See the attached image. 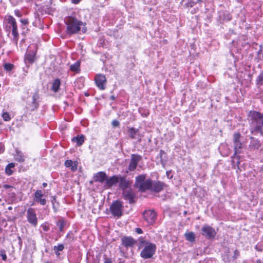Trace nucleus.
I'll use <instances>...</instances> for the list:
<instances>
[{
  "label": "nucleus",
  "instance_id": "obj_1",
  "mask_svg": "<svg viewBox=\"0 0 263 263\" xmlns=\"http://www.w3.org/2000/svg\"><path fill=\"white\" fill-rule=\"evenodd\" d=\"M146 174H141L136 177L134 187L138 189L141 192L150 191L155 193H159L163 190L165 185L164 182L152 180L149 178L146 179Z\"/></svg>",
  "mask_w": 263,
  "mask_h": 263
},
{
  "label": "nucleus",
  "instance_id": "obj_2",
  "mask_svg": "<svg viewBox=\"0 0 263 263\" xmlns=\"http://www.w3.org/2000/svg\"><path fill=\"white\" fill-rule=\"evenodd\" d=\"M247 121L250 132L253 134L263 127V113L256 110H250L247 114Z\"/></svg>",
  "mask_w": 263,
  "mask_h": 263
},
{
  "label": "nucleus",
  "instance_id": "obj_3",
  "mask_svg": "<svg viewBox=\"0 0 263 263\" xmlns=\"http://www.w3.org/2000/svg\"><path fill=\"white\" fill-rule=\"evenodd\" d=\"M66 25V33L69 36L78 33L81 30L83 22L73 15L68 16L65 19Z\"/></svg>",
  "mask_w": 263,
  "mask_h": 263
},
{
  "label": "nucleus",
  "instance_id": "obj_4",
  "mask_svg": "<svg viewBox=\"0 0 263 263\" xmlns=\"http://www.w3.org/2000/svg\"><path fill=\"white\" fill-rule=\"evenodd\" d=\"M4 25L7 32H10L11 31L13 36V40L17 44L19 34L15 19L11 15L6 16L4 21Z\"/></svg>",
  "mask_w": 263,
  "mask_h": 263
},
{
  "label": "nucleus",
  "instance_id": "obj_5",
  "mask_svg": "<svg viewBox=\"0 0 263 263\" xmlns=\"http://www.w3.org/2000/svg\"><path fill=\"white\" fill-rule=\"evenodd\" d=\"M123 202L119 200H117L110 204L109 209H106V213L108 214L110 212L113 216L117 218L121 217L123 215Z\"/></svg>",
  "mask_w": 263,
  "mask_h": 263
},
{
  "label": "nucleus",
  "instance_id": "obj_6",
  "mask_svg": "<svg viewBox=\"0 0 263 263\" xmlns=\"http://www.w3.org/2000/svg\"><path fill=\"white\" fill-rule=\"evenodd\" d=\"M241 137V135L239 132L235 133L233 134V142L234 153L232 158H237L239 159V156L237 155L240 154L242 152L244 145L240 140Z\"/></svg>",
  "mask_w": 263,
  "mask_h": 263
},
{
  "label": "nucleus",
  "instance_id": "obj_7",
  "mask_svg": "<svg viewBox=\"0 0 263 263\" xmlns=\"http://www.w3.org/2000/svg\"><path fill=\"white\" fill-rule=\"evenodd\" d=\"M155 244L151 243L144 246L140 252V256L144 259H149L153 257L156 251Z\"/></svg>",
  "mask_w": 263,
  "mask_h": 263
},
{
  "label": "nucleus",
  "instance_id": "obj_8",
  "mask_svg": "<svg viewBox=\"0 0 263 263\" xmlns=\"http://www.w3.org/2000/svg\"><path fill=\"white\" fill-rule=\"evenodd\" d=\"M26 217L27 221L33 227L37 224V217L35 210L32 208H29L26 211Z\"/></svg>",
  "mask_w": 263,
  "mask_h": 263
},
{
  "label": "nucleus",
  "instance_id": "obj_9",
  "mask_svg": "<svg viewBox=\"0 0 263 263\" xmlns=\"http://www.w3.org/2000/svg\"><path fill=\"white\" fill-rule=\"evenodd\" d=\"M201 231L202 235L209 239L214 238L216 235L215 229L208 224L203 225Z\"/></svg>",
  "mask_w": 263,
  "mask_h": 263
},
{
  "label": "nucleus",
  "instance_id": "obj_10",
  "mask_svg": "<svg viewBox=\"0 0 263 263\" xmlns=\"http://www.w3.org/2000/svg\"><path fill=\"white\" fill-rule=\"evenodd\" d=\"M143 216L144 220L149 225H152L157 218L156 212L152 210H145L143 213Z\"/></svg>",
  "mask_w": 263,
  "mask_h": 263
},
{
  "label": "nucleus",
  "instance_id": "obj_11",
  "mask_svg": "<svg viewBox=\"0 0 263 263\" xmlns=\"http://www.w3.org/2000/svg\"><path fill=\"white\" fill-rule=\"evenodd\" d=\"M122 196L123 199L128 201L130 204L134 203L136 202L135 199L136 195L132 187L126 190H123V191H122Z\"/></svg>",
  "mask_w": 263,
  "mask_h": 263
},
{
  "label": "nucleus",
  "instance_id": "obj_12",
  "mask_svg": "<svg viewBox=\"0 0 263 263\" xmlns=\"http://www.w3.org/2000/svg\"><path fill=\"white\" fill-rule=\"evenodd\" d=\"M142 159V157L138 154H132L128 170L129 171H134L136 170L138 163Z\"/></svg>",
  "mask_w": 263,
  "mask_h": 263
},
{
  "label": "nucleus",
  "instance_id": "obj_13",
  "mask_svg": "<svg viewBox=\"0 0 263 263\" xmlns=\"http://www.w3.org/2000/svg\"><path fill=\"white\" fill-rule=\"evenodd\" d=\"M95 81L97 86L100 90L105 89L106 84V78L105 75L100 73L97 74L95 78Z\"/></svg>",
  "mask_w": 263,
  "mask_h": 263
},
{
  "label": "nucleus",
  "instance_id": "obj_14",
  "mask_svg": "<svg viewBox=\"0 0 263 263\" xmlns=\"http://www.w3.org/2000/svg\"><path fill=\"white\" fill-rule=\"evenodd\" d=\"M118 180L119 187L122 191L131 188L132 182L127 179L125 177L119 175Z\"/></svg>",
  "mask_w": 263,
  "mask_h": 263
},
{
  "label": "nucleus",
  "instance_id": "obj_15",
  "mask_svg": "<svg viewBox=\"0 0 263 263\" xmlns=\"http://www.w3.org/2000/svg\"><path fill=\"white\" fill-rule=\"evenodd\" d=\"M31 103L28 105V108L31 111L37 109L39 107L40 96L38 91L33 95Z\"/></svg>",
  "mask_w": 263,
  "mask_h": 263
},
{
  "label": "nucleus",
  "instance_id": "obj_16",
  "mask_svg": "<svg viewBox=\"0 0 263 263\" xmlns=\"http://www.w3.org/2000/svg\"><path fill=\"white\" fill-rule=\"evenodd\" d=\"M127 133L129 138L132 139H138L140 141L142 137H143L140 134L139 129L134 127H128Z\"/></svg>",
  "mask_w": 263,
  "mask_h": 263
},
{
  "label": "nucleus",
  "instance_id": "obj_17",
  "mask_svg": "<svg viewBox=\"0 0 263 263\" xmlns=\"http://www.w3.org/2000/svg\"><path fill=\"white\" fill-rule=\"evenodd\" d=\"M122 244L126 248L133 247L136 243V240L130 236H124L121 238Z\"/></svg>",
  "mask_w": 263,
  "mask_h": 263
},
{
  "label": "nucleus",
  "instance_id": "obj_18",
  "mask_svg": "<svg viewBox=\"0 0 263 263\" xmlns=\"http://www.w3.org/2000/svg\"><path fill=\"white\" fill-rule=\"evenodd\" d=\"M261 146V143L259 140L254 137H250V142L249 145V149L250 151L257 150Z\"/></svg>",
  "mask_w": 263,
  "mask_h": 263
},
{
  "label": "nucleus",
  "instance_id": "obj_19",
  "mask_svg": "<svg viewBox=\"0 0 263 263\" xmlns=\"http://www.w3.org/2000/svg\"><path fill=\"white\" fill-rule=\"evenodd\" d=\"M119 175H114L109 178L107 177L105 181V186L108 189L112 187L114 185L116 184L119 182Z\"/></svg>",
  "mask_w": 263,
  "mask_h": 263
},
{
  "label": "nucleus",
  "instance_id": "obj_20",
  "mask_svg": "<svg viewBox=\"0 0 263 263\" xmlns=\"http://www.w3.org/2000/svg\"><path fill=\"white\" fill-rule=\"evenodd\" d=\"M107 176L106 173L104 172H99L93 176V180L95 182H98L100 183H103L105 181H106Z\"/></svg>",
  "mask_w": 263,
  "mask_h": 263
},
{
  "label": "nucleus",
  "instance_id": "obj_21",
  "mask_svg": "<svg viewBox=\"0 0 263 263\" xmlns=\"http://www.w3.org/2000/svg\"><path fill=\"white\" fill-rule=\"evenodd\" d=\"M43 194L41 190H37L34 193V200L40 203L41 205H45L46 203V200L43 198Z\"/></svg>",
  "mask_w": 263,
  "mask_h": 263
},
{
  "label": "nucleus",
  "instance_id": "obj_22",
  "mask_svg": "<svg viewBox=\"0 0 263 263\" xmlns=\"http://www.w3.org/2000/svg\"><path fill=\"white\" fill-rule=\"evenodd\" d=\"M256 85L260 92H263V70L259 73L256 78Z\"/></svg>",
  "mask_w": 263,
  "mask_h": 263
},
{
  "label": "nucleus",
  "instance_id": "obj_23",
  "mask_svg": "<svg viewBox=\"0 0 263 263\" xmlns=\"http://www.w3.org/2000/svg\"><path fill=\"white\" fill-rule=\"evenodd\" d=\"M157 158L160 159V163L164 167L167 161V155L164 151L161 149Z\"/></svg>",
  "mask_w": 263,
  "mask_h": 263
},
{
  "label": "nucleus",
  "instance_id": "obj_24",
  "mask_svg": "<svg viewBox=\"0 0 263 263\" xmlns=\"http://www.w3.org/2000/svg\"><path fill=\"white\" fill-rule=\"evenodd\" d=\"M61 84V80L59 78L54 79L52 83L51 90L55 93L58 92L59 91Z\"/></svg>",
  "mask_w": 263,
  "mask_h": 263
},
{
  "label": "nucleus",
  "instance_id": "obj_25",
  "mask_svg": "<svg viewBox=\"0 0 263 263\" xmlns=\"http://www.w3.org/2000/svg\"><path fill=\"white\" fill-rule=\"evenodd\" d=\"M85 137L83 135H78L76 137H73L71 141L74 143H77L78 146H81L84 142Z\"/></svg>",
  "mask_w": 263,
  "mask_h": 263
},
{
  "label": "nucleus",
  "instance_id": "obj_26",
  "mask_svg": "<svg viewBox=\"0 0 263 263\" xmlns=\"http://www.w3.org/2000/svg\"><path fill=\"white\" fill-rule=\"evenodd\" d=\"M184 6L187 8H191L196 5L198 3H200L202 0H182Z\"/></svg>",
  "mask_w": 263,
  "mask_h": 263
},
{
  "label": "nucleus",
  "instance_id": "obj_27",
  "mask_svg": "<svg viewBox=\"0 0 263 263\" xmlns=\"http://www.w3.org/2000/svg\"><path fill=\"white\" fill-rule=\"evenodd\" d=\"M65 165L67 167H70L71 171L74 172L77 169V165L71 160H67L65 162Z\"/></svg>",
  "mask_w": 263,
  "mask_h": 263
},
{
  "label": "nucleus",
  "instance_id": "obj_28",
  "mask_svg": "<svg viewBox=\"0 0 263 263\" xmlns=\"http://www.w3.org/2000/svg\"><path fill=\"white\" fill-rule=\"evenodd\" d=\"M14 159L19 162H23L25 161V156L21 151L18 149L16 150V154L14 155Z\"/></svg>",
  "mask_w": 263,
  "mask_h": 263
},
{
  "label": "nucleus",
  "instance_id": "obj_29",
  "mask_svg": "<svg viewBox=\"0 0 263 263\" xmlns=\"http://www.w3.org/2000/svg\"><path fill=\"white\" fill-rule=\"evenodd\" d=\"M35 55V53L33 51H28L26 54L25 60L32 63L34 61Z\"/></svg>",
  "mask_w": 263,
  "mask_h": 263
},
{
  "label": "nucleus",
  "instance_id": "obj_30",
  "mask_svg": "<svg viewBox=\"0 0 263 263\" xmlns=\"http://www.w3.org/2000/svg\"><path fill=\"white\" fill-rule=\"evenodd\" d=\"M56 224L59 227V231L63 232L64 231V228L66 225V221L64 218H61L57 221Z\"/></svg>",
  "mask_w": 263,
  "mask_h": 263
},
{
  "label": "nucleus",
  "instance_id": "obj_31",
  "mask_svg": "<svg viewBox=\"0 0 263 263\" xmlns=\"http://www.w3.org/2000/svg\"><path fill=\"white\" fill-rule=\"evenodd\" d=\"M263 46L262 45H260L259 49L257 52L256 57L255 58V60L257 62L263 60Z\"/></svg>",
  "mask_w": 263,
  "mask_h": 263
},
{
  "label": "nucleus",
  "instance_id": "obj_32",
  "mask_svg": "<svg viewBox=\"0 0 263 263\" xmlns=\"http://www.w3.org/2000/svg\"><path fill=\"white\" fill-rule=\"evenodd\" d=\"M15 165L13 163L8 164L5 168L6 174L8 175H11L13 172L12 168H14Z\"/></svg>",
  "mask_w": 263,
  "mask_h": 263
},
{
  "label": "nucleus",
  "instance_id": "obj_33",
  "mask_svg": "<svg viewBox=\"0 0 263 263\" xmlns=\"http://www.w3.org/2000/svg\"><path fill=\"white\" fill-rule=\"evenodd\" d=\"M74 236L72 231H69L66 236L65 241L67 243H70L74 240Z\"/></svg>",
  "mask_w": 263,
  "mask_h": 263
},
{
  "label": "nucleus",
  "instance_id": "obj_34",
  "mask_svg": "<svg viewBox=\"0 0 263 263\" xmlns=\"http://www.w3.org/2000/svg\"><path fill=\"white\" fill-rule=\"evenodd\" d=\"M185 237L187 240L190 242H194L195 239V236L194 233L190 232L185 234Z\"/></svg>",
  "mask_w": 263,
  "mask_h": 263
},
{
  "label": "nucleus",
  "instance_id": "obj_35",
  "mask_svg": "<svg viewBox=\"0 0 263 263\" xmlns=\"http://www.w3.org/2000/svg\"><path fill=\"white\" fill-rule=\"evenodd\" d=\"M80 63L79 61H77L73 64L70 66V69L71 71L73 72H78L80 70Z\"/></svg>",
  "mask_w": 263,
  "mask_h": 263
},
{
  "label": "nucleus",
  "instance_id": "obj_36",
  "mask_svg": "<svg viewBox=\"0 0 263 263\" xmlns=\"http://www.w3.org/2000/svg\"><path fill=\"white\" fill-rule=\"evenodd\" d=\"M64 248L63 245L59 244L57 246L54 247V251L57 256L60 255V251H62Z\"/></svg>",
  "mask_w": 263,
  "mask_h": 263
},
{
  "label": "nucleus",
  "instance_id": "obj_37",
  "mask_svg": "<svg viewBox=\"0 0 263 263\" xmlns=\"http://www.w3.org/2000/svg\"><path fill=\"white\" fill-rule=\"evenodd\" d=\"M139 241L140 242V245L139 246V248H142L144 246L147 245L148 243H151V242L145 240L143 238L140 237L139 238Z\"/></svg>",
  "mask_w": 263,
  "mask_h": 263
},
{
  "label": "nucleus",
  "instance_id": "obj_38",
  "mask_svg": "<svg viewBox=\"0 0 263 263\" xmlns=\"http://www.w3.org/2000/svg\"><path fill=\"white\" fill-rule=\"evenodd\" d=\"M2 118L5 121H9L11 120L10 114L8 112H3Z\"/></svg>",
  "mask_w": 263,
  "mask_h": 263
},
{
  "label": "nucleus",
  "instance_id": "obj_39",
  "mask_svg": "<svg viewBox=\"0 0 263 263\" xmlns=\"http://www.w3.org/2000/svg\"><path fill=\"white\" fill-rule=\"evenodd\" d=\"M14 67V65L10 63H6L4 65V69L7 71H11Z\"/></svg>",
  "mask_w": 263,
  "mask_h": 263
},
{
  "label": "nucleus",
  "instance_id": "obj_40",
  "mask_svg": "<svg viewBox=\"0 0 263 263\" xmlns=\"http://www.w3.org/2000/svg\"><path fill=\"white\" fill-rule=\"evenodd\" d=\"M0 256L2 257L3 260H6L7 257L5 250L1 249L0 250Z\"/></svg>",
  "mask_w": 263,
  "mask_h": 263
},
{
  "label": "nucleus",
  "instance_id": "obj_41",
  "mask_svg": "<svg viewBox=\"0 0 263 263\" xmlns=\"http://www.w3.org/2000/svg\"><path fill=\"white\" fill-rule=\"evenodd\" d=\"M239 255H240L239 251L237 249L235 250L234 251V254L233 256V259H235L237 258L239 256Z\"/></svg>",
  "mask_w": 263,
  "mask_h": 263
},
{
  "label": "nucleus",
  "instance_id": "obj_42",
  "mask_svg": "<svg viewBox=\"0 0 263 263\" xmlns=\"http://www.w3.org/2000/svg\"><path fill=\"white\" fill-rule=\"evenodd\" d=\"M41 227L42 228L43 231H44L45 232L48 231L50 229L49 226L46 224H42Z\"/></svg>",
  "mask_w": 263,
  "mask_h": 263
},
{
  "label": "nucleus",
  "instance_id": "obj_43",
  "mask_svg": "<svg viewBox=\"0 0 263 263\" xmlns=\"http://www.w3.org/2000/svg\"><path fill=\"white\" fill-rule=\"evenodd\" d=\"M10 1L13 5L16 6L21 3L23 0H10Z\"/></svg>",
  "mask_w": 263,
  "mask_h": 263
},
{
  "label": "nucleus",
  "instance_id": "obj_44",
  "mask_svg": "<svg viewBox=\"0 0 263 263\" xmlns=\"http://www.w3.org/2000/svg\"><path fill=\"white\" fill-rule=\"evenodd\" d=\"M111 125L113 127H118L120 125V122L116 120H114L111 122Z\"/></svg>",
  "mask_w": 263,
  "mask_h": 263
},
{
  "label": "nucleus",
  "instance_id": "obj_45",
  "mask_svg": "<svg viewBox=\"0 0 263 263\" xmlns=\"http://www.w3.org/2000/svg\"><path fill=\"white\" fill-rule=\"evenodd\" d=\"M20 22L24 25H26L28 24V23H29L28 20L26 19V18L21 19L20 20Z\"/></svg>",
  "mask_w": 263,
  "mask_h": 263
},
{
  "label": "nucleus",
  "instance_id": "obj_46",
  "mask_svg": "<svg viewBox=\"0 0 263 263\" xmlns=\"http://www.w3.org/2000/svg\"><path fill=\"white\" fill-rule=\"evenodd\" d=\"M104 263H112L111 259L110 258H107L106 255L104 256Z\"/></svg>",
  "mask_w": 263,
  "mask_h": 263
},
{
  "label": "nucleus",
  "instance_id": "obj_47",
  "mask_svg": "<svg viewBox=\"0 0 263 263\" xmlns=\"http://www.w3.org/2000/svg\"><path fill=\"white\" fill-rule=\"evenodd\" d=\"M262 128H263V127H261V128H260V130L255 131V132H254L253 134H256L259 133L260 135L261 136L263 137V130H262Z\"/></svg>",
  "mask_w": 263,
  "mask_h": 263
},
{
  "label": "nucleus",
  "instance_id": "obj_48",
  "mask_svg": "<svg viewBox=\"0 0 263 263\" xmlns=\"http://www.w3.org/2000/svg\"><path fill=\"white\" fill-rule=\"evenodd\" d=\"M135 232L138 234H142L143 233V231L141 229V228H136L135 229Z\"/></svg>",
  "mask_w": 263,
  "mask_h": 263
},
{
  "label": "nucleus",
  "instance_id": "obj_49",
  "mask_svg": "<svg viewBox=\"0 0 263 263\" xmlns=\"http://www.w3.org/2000/svg\"><path fill=\"white\" fill-rule=\"evenodd\" d=\"M14 13H15V15H16L18 17H21L22 16V14H21L20 11L18 10H15Z\"/></svg>",
  "mask_w": 263,
  "mask_h": 263
},
{
  "label": "nucleus",
  "instance_id": "obj_50",
  "mask_svg": "<svg viewBox=\"0 0 263 263\" xmlns=\"http://www.w3.org/2000/svg\"><path fill=\"white\" fill-rule=\"evenodd\" d=\"M51 202H52V207H53V210H54V212H57V211H58V208H57V207H56V206H55V204L54 203V202H53V200H51Z\"/></svg>",
  "mask_w": 263,
  "mask_h": 263
},
{
  "label": "nucleus",
  "instance_id": "obj_51",
  "mask_svg": "<svg viewBox=\"0 0 263 263\" xmlns=\"http://www.w3.org/2000/svg\"><path fill=\"white\" fill-rule=\"evenodd\" d=\"M81 0H71V2L74 4H78Z\"/></svg>",
  "mask_w": 263,
  "mask_h": 263
},
{
  "label": "nucleus",
  "instance_id": "obj_52",
  "mask_svg": "<svg viewBox=\"0 0 263 263\" xmlns=\"http://www.w3.org/2000/svg\"><path fill=\"white\" fill-rule=\"evenodd\" d=\"M198 10V7H197L196 8H194L193 10H192L191 11V12L192 13V14H194V13H195L197 11V10Z\"/></svg>",
  "mask_w": 263,
  "mask_h": 263
},
{
  "label": "nucleus",
  "instance_id": "obj_53",
  "mask_svg": "<svg viewBox=\"0 0 263 263\" xmlns=\"http://www.w3.org/2000/svg\"><path fill=\"white\" fill-rule=\"evenodd\" d=\"M4 187L6 189H9V188H11V187H12V186L9 185V184H5L4 185Z\"/></svg>",
  "mask_w": 263,
  "mask_h": 263
},
{
  "label": "nucleus",
  "instance_id": "obj_54",
  "mask_svg": "<svg viewBox=\"0 0 263 263\" xmlns=\"http://www.w3.org/2000/svg\"><path fill=\"white\" fill-rule=\"evenodd\" d=\"M4 151V147L2 145H0V153Z\"/></svg>",
  "mask_w": 263,
  "mask_h": 263
},
{
  "label": "nucleus",
  "instance_id": "obj_55",
  "mask_svg": "<svg viewBox=\"0 0 263 263\" xmlns=\"http://www.w3.org/2000/svg\"><path fill=\"white\" fill-rule=\"evenodd\" d=\"M229 253V250H228V252H227V257L226 258V260H225V261H229L230 260H229V258L228 257V253Z\"/></svg>",
  "mask_w": 263,
  "mask_h": 263
},
{
  "label": "nucleus",
  "instance_id": "obj_56",
  "mask_svg": "<svg viewBox=\"0 0 263 263\" xmlns=\"http://www.w3.org/2000/svg\"><path fill=\"white\" fill-rule=\"evenodd\" d=\"M256 263H263V260L261 261V259H257L256 261Z\"/></svg>",
  "mask_w": 263,
  "mask_h": 263
},
{
  "label": "nucleus",
  "instance_id": "obj_57",
  "mask_svg": "<svg viewBox=\"0 0 263 263\" xmlns=\"http://www.w3.org/2000/svg\"><path fill=\"white\" fill-rule=\"evenodd\" d=\"M42 185H43L44 187H46L47 186V183H46V182H44Z\"/></svg>",
  "mask_w": 263,
  "mask_h": 263
},
{
  "label": "nucleus",
  "instance_id": "obj_58",
  "mask_svg": "<svg viewBox=\"0 0 263 263\" xmlns=\"http://www.w3.org/2000/svg\"><path fill=\"white\" fill-rule=\"evenodd\" d=\"M52 200H53V202H54V203L55 204V203L56 202V198H55V197H53L52 198Z\"/></svg>",
  "mask_w": 263,
  "mask_h": 263
},
{
  "label": "nucleus",
  "instance_id": "obj_59",
  "mask_svg": "<svg viewBox=\"0 0 263 263\" xmlns=\"http://www.w3.org/2000/svg\"><path fill=\"white\" fill-rule=\"evenodd\" d=\"M115 98H116V97H115L114 96H111L110 97V99H111V100H115Z\"/></svg>",
  "mask_w": 263,
  "mask_h": 263
},
{
  "label": "nucleus",
  "instance_id": "obj_60",
  "mask_svg": "<svg viewBox=\"0 0 263 263\" xmlns=\"http://www.w3.org/2000/svg\"><path fill=\"white\" fill-rule=\"evenodd\" d=\"M86 30V28H85V29H84V28H83V29H82V31H83V32H85Z\"/></svg>",
  "mask_w": 263,
  "mask_h": 263
},
{
  "label": "nucleus",
  "instance_id": "obj_61",
  "mask_svg": "<svg viewBox=\"0 0 263 263\" xmlns=\"http://www.w3.org/2000/svg\"><path fill=\"white\" fill-rule=\"evenodd\" d=\"M2 231V229L0 227V232Z\"/></svg>",
  "mask_w": 263,
  "mask_h": 263
}]
</instances>
